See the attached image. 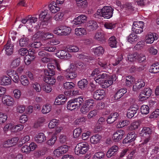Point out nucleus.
Returning a JSON list of instances; mask_svg holds the SVG:
<instances>
[{
  "mask_svg": "<svg viewBox=\"0 0 159 159\" xmlns=\"http://www.w3.org/2000/svg\"><path fill=\"white\" fill-rule=\"evenodd\" d=\"M116 75L113 74L109 75L106 73H103L97 76L94 78L96 83L101 85L103 88H106L113 84L117 79Z\"/></svg>",
  "mask_w": 159,
  "mask_h": 159,
  "instance_id": "f257e3e1",
  "label": "nucleus"
},
{
  "mask_svg": "<svg viewBox=\"0 0 159 159\" xmlns=\"http://www.w3.org/2000/svg\"><path fill=\"white\" fill-rule=\"evenodd\" d=\"M114 9L111 7L104 6L102 8L97 10L95 16L98 17H102L105 18L109 19L113 16Z\"/></svg>",
  "mask_w": 159,
  "mask_h": 159,
  "instance_id": "f03ea898",
  "label": "nucleus"
},
{
  "mask_svg": "<svg viewBox=\"0 0 159 159\" xmlns=\"http://www.w3.org/2000/svg\"><path fill=\"white\" fill-rule=\"evenodd\" d=\"M84 100L82 96L73 98L69 100L67 103V109L72 111L76 109L79 108L83 103Z\"/></svg>",
  "mask_w": 159,
  "mask_h": 159,
  "instance_id": "7ed1b4c3",
  "label": "nucleus"
},
{
  "mask_svg": "<svg viewBox=\"0 0 159 159\" xmlns=\"http://www.w3.org/2000/svg\"><path fill=\"white\" fill-rule=\"evenodd\" d=\"M90 149V146L88 143L83 142L78 143L76 146L74 152L75 154L80 155L86 154Z\"/></svg>",
  "mask_w": 159,
  "mask_h": 159,
  "instance_id": "20e7f679",
  "label": "nucleus"
},
{
  "mask_svg": "<svg viewBox=\"0 0 159 159\" xmlns=\"http://www.w3.org/2000/svg\"><path fill=\"white\" fill-rule=\"evenodd\" d=\"M37 18L35 16H29L21 20V22L25 24L29 30L31 29L33 27H34V24L37 21Z\"/></svg>",
  "mask_w": 159,
  "mask_h": 159,
  "instance_id": "39448f33",
  "label": "nucleus"
},
{
  "mask_svg": "<svg viewBox=\"0 0 159 159\" xmlns=\"http://www.w3.org/2000/svg\"><path fill=\"white\" fill-rule=\"evenodd\" d=\"M68 149V146L65 145L59 146L53 151V156L57 158L59 157L66 153Z\"/></svg>",
  "mask_w": 159,
  "mask_h": 159,
  "instance_id": "423d86ee",
  "label": "nucleus"
},
{
  "mask_svg": "<svg viewBox=\"0 0 159 159\" xmlns=\"http://www.w3.org/2000/svg\"><path fill=\"white\" fill-rule=\"evenodd\" d=\"M87 20V17L86 15L81 14L74 18L71 23L73 25H80L86 23Z\"/></svg>",
  "mask_w": 159,
  "mask_h": 159,
  "instance_id": "0eeeda50",
  "label": "nucleus"
},
{
  "mask_svg": "<svg viewBox=\"0 0 159 159\" xmlns=\"http://www.w3.org/2000/svg\"><path fill=\"white\" fill-rule=\"evenodd\" d=\"M143 22L139 21L134 22L133 24L132 30L136 34H140L143 32Z\"/></svg>",
  "mask_w": 159,
  "mask_h": 159,
  "instance_id": "6e6552de",
  "label": "nucleus"
},
{
  "mask_svg": "<svg viewBox=\"0 0 159 159\" xmlns=\"http://www.w3.org/2000/svg\"><path fill=\"white\" fill-rule=\"evenodd\" d=\"M158 39V35L154 33L149 32L145 35V41L147 44L152 43L154 41Z\"/></svg>",
  "mask_w": 159,
  "mask_h": 159,
  "instance_id": "1a4fd4ad",
  "label": "nucleus"
},
{
  "mask_svg": "<svg viewBox=\"0 0 159 159\" xmlns=\"http://www.w3.org/2000/svg\"><path fill=\"white\" fill-rule=\"evenodd\" d=\"M2 102L4 105L8 107H12L15 104L13 98L8 95H4L2 98Z\"/></svg>",
  "mask_w": 159,
  "mask_h": 159,
  "instance_id": "9d476101",
  "label": "nucleus"
},
{
  "mask_svg": "<svg viewBox=\"0 0 159 159\" xmlns=\"http://www.w3.org/2000/svg\"><path fill=\"white\" fill-rule=\"evenodd\" d=\"M125 134V132L123 130L119 129L114 133L112 139L115 142H118L122 139Z\"/></svg>",
  "mask_w": 159,
  "mask_h": 159,
  "instance_id": "9b49d317",
  "label": "nucleus"
},
{
  "mask_svg": "<svg viewBox=\"0 0 159 159\" xmlns=\"http://www.w3.org/2000/svg\"><path fill=\"white\" fill-rule=\"evenodd\" d=\"M58 58L65 60H67L71 57V55L67 51L64 50H59L55 53Z\"/></svg>",
  "mask_w": 159,
  "mask_h": 159,
  "instance_id": "f8f14e48",
  "label": "nucleus"
},
{
  "mask_svg": "<svg viewBox=\"0 0 159 159\" xmlns=\"http://www.w3.org/2000/svg\"><path fill=\"white\" fill-rule=\"evenodd\" d=\"M138 110V107L136 104L131 105L127 110V117L128 118H131L137 113Z\"/></svg>",
  "mask_w": 159,
  "mask_h": 159,
  "instance_id": "ddd939ff",
  "label": "nucleus"
},
{
  "mask_svg": "<svg viewBox=\"0 0 159 159\" xmlns=\"http://www.w3.org/2000/svg\"><path fill=\"white\" fill-rule=\"evenodd\" d=\"M48 9L51 13L56 14L60 10L61 8L54 1H53L48 4Z\"/></svg>",
  "mask_w": 159,
  "mask_h": 159,
  "instance_id": "4468645a",
  "label": "nucleus"
},
{
  "mask_svg": "<svg viewBox=\"0 0 159 159\" xmlns=\"http://www.w3.org/2000/svg\"><path fill=\"white\" fill-rule=\"evenodd\" d=\"M34 139L35 141L37 143L42 144L45 142L46 138L43 133L40 132L36 134L34 137Z\"/></svg>",
  "mask_w": 159,
  "mask_h": 159,
  "instance_id": "2eb2a0df",
  "label": "nucleus"
},
{
  "mask_svg": "<svg viewBox=\"0 0 159 159\" xmlns=\"http://www.w3.org/2000/svg\"><path fill=\"white\" fill-rule=\"evenodd\" d=\"M14 45L11 41L8 40L5 46L4 49L6 54L7 55H10L13 53Z\"/></svg>",
  "mask_w": 159,
  "mask_h": 159,
  "instance_id": "dca6fc26",
  "label": "nucleus"
},
{
  "mask_svg": "<svg viewBox=\"0 0 159 159\" xmlns=\"http://www.w3.org/2000/svg\"><path fill=\"white\" fill-rule=\"evenodd\" d=\"M145 85V83L143 80L141 79H139L136 81H135L133 85V90L135 91L142 89Z\"/></svg>",
  "mask_w": 159,
  "mask_h": 159,
  "instance_id": "f3484780",
  "label": "nucleus"
},
{
  "mask_svg": "<svg viewBox=\"0 0 159 159\" xmlns=\"http://www.w3.org/2000/svg\"><path fill=\"white\" fill-rule=\"evenodd\" d=\"M136 134L134 132L129 133L126 137L125 138L123 141L124 144H126L128 143H130L134 141L136 138Z\"/></svg>",
  "mask_w": 159,
  "mask_h": 159,
  "instance_id": "a211bd4d",
  "label": "nucleus"
},
{
  "mask_svg": "<svg viewBox=\"0 0 159 159\" xmlns=\"http://www.w3.org/2000/svg\"><path fill=\"white\" fill-rule=\"evenodd\" d=\"M48 134L49 136L51 137L47 141V144L49 146H52L55 143L57 139L56 134L53 133L52 131L48 132Z\"/></svg>",
  "mask_w": 159,
  "mask_h": 159,
  "instance_id": "6ab92c4d",
  "label": "nucleus"
},
{
  "mask_svg": "<svg viewBox=\"0 0 159 159\" xmlns=\"http://www.w3.org/2000/svg\"><path fill=\"white\" fill-rule=\"evenodd\" d=\"M67 98L63 95H60L56 97L54 104L55 105L64 104L66 102Z\"/></svg>",
  "mask_w": 159,
  "mask_h": 159,
  "instance_id": "aec40b11",
  "label": "nucleus"
},
{
  "mask_svg": "<svg viewBox=\"0 0 159 159\" xmlns=\"http://www.w3.org/2000/svg\"><path fill=\"white\" fill-rule=\"evenodd\" d=\"M51 18L47 10L42 11L39 15V19L42 21L48 20Z\"/></svg>",
  "mask_w": 159,
  "mask_h": 159,
  "instance_id": "412c9836",
  "label": "nucleus"
},
{
  "mask_svg": "<svg viewBox=\"0 0 159 159\" xmlns=\"http://www.w3.org/2000/svg\"><path fill=\"white\" fill-rule=\"evenodd\" d=\"M105 91L103 90H98L93 94L94 98L97 100H101L104 98L105 95Z\"/></svg>",
  "mask_w": 159,
  "mask_h": 159,
  "instance_id": "4be33fe9",
  "label": "nucleus"
},
{
  "mask_svg": "<svg viewBox=\"0 0 159 159\" xmlns=\"http://www.w3.org/2000/svg\"><path fill=\"white\" fill-rule=\"evenodd\" d=\"M18 141V138L17 137H14L11 139H9L4 142L3 146L4 147H8L10 146L15 145Z\"/></svg>",
  "mask_w": 159,
  "mask_h": 159,
  "instance_id": "5701e85b",
  "label": "nucleus"
},
{
  "mask_svg": "<svg viewBox=\"0 0 159 159\" xmlns=\"http://www.w3.org/2000/svg\"><path fill=\"white\" fill-rule=\"evenodd\" d=\"M11 80L8 76L3 75L0 77V84L2 85H8L11 84Z\"/></svg>",
  "mask_w": 159,
  "mask_h": 159,
  "instance_id": "b1692460",
  "label": "nucleus"
},
{
  "mask_svg": "<svg viewBox=\"0 0 159 159\" xmlns=\"http://www.w3.org/2000/svg\"><path fill=\"white\" fill-rule=\"evenodd\" d=\"M91 51L95 55L99 56L103 55L105 50L102 47L100 46L91 49Z\"/></svg>",
  "mask_w": 159,
  "mask_h": 159,
  "instance_id": "393cba45",
  "label": "nucleus"
},
{
  "mask_svg": "<svg viewBox=\"0 0 159 159\" xmlns=\"http://www.w3.org/2000/svg\"><path fill=\"white\" fill-rule=\"evenodd\" d=\"M98 25L97 22L93 20H89L88 23L87 30L88 31H93L96 30L98 28Z\"/></svg>",
  "mask_w": 159,
  "mask_h": 159,
  "instance_id": "a878e982",
  "label": "nucleus"
},
{
  "mask_svg": "<svg viewBox=\"0 0 159 159\" xmlns=\"http://www.w3.org/2000/svg\"><path fill=\"white\" fill-rule=\"evenodd\" d=\"M119 114L116 112L112 113L108 116L107 121L108 124H111L114 122L118 118Z\"/></svg>",
  "mask_w": 159,
  "mask_h": 159,
  "instance_id": "bb28decb",
  "label": "nucleus"
},
{
  "mask_svg": "<svg viewBox=\"0 0 159 159\" xmlns=\"http://www.w3.org/2000/svg\"><path fill=\"white\" fill-rule=\"evenodd\" d=\"M75 34L77 36L81 37L86 35L87 34V31L84 28H77L75 30Z\"/></svg>",
  "mask_w": 159,
  "mask_h": 159,
  "instance_id": "cd10ccee",
  "label": "nucleus"
},
{
  "mask_svg": "<svg viewBox=\"0 0 159 159\" xmlns=\"http://www.w3.org/2000/svg\"><path fill=\"white\" fill-rule=\"evenodd\" d=\"M102 139L101 136L98 134L92 136L90 138V142L92 144H97L100 143Z\"/></svg>",
  "mask_w": 159,
  "mask_h": 159,
  "instance_id": "c85d7f7f",
  "label": "nucleus"
},
{
  "mask_svg": "<svg viewBox=\"0 0 159 159\" xmlns=\"http://www.w3.org/2000/svg\"><path fill=\"white\" fill-rule=\"evenodd\" d=\"M127 92V89L125 88L122 89H119L114 96V99L118 100L121 98L123 95Z\"/></svg>",
  "mask_w": 159,
  "mask_h": 159,
  "instance_id": "c756f323",
  "label": "nucleus"
},
{
  "mask_svg": "<svg viewBox=\"0 0 159 159\" xmlns=\"http://www.w3.org/2000/svg\"><path fill=\"white\" fill-rule=\"evenodd\" d=\"M118 148L117 146L114 145L111 147L108 150L106 153V156L108 158H110L113 156L115 153L118 150Z\"/></svg>",
  "mask_w": 159,
  "mask_h": 159,
  "instance_id": "7c9ffc66",
  "label": "nucleus"
},
{
  "mask_svg": "<svg viewBox=\"0 0 159 159\" xmlns=\"http://www.w3.org/2000/svg\"><path fill=\"white\" fill-rule=\"evenodd\" d=\"M20 59L16 58L13 59L10 64V66L12 69H15L18 67L20 64Z\"/></svg>",
  "mask_w": 159,
  "mask_h": 159,
  "instance_id": "2f4dec72",
  "label": "nucleus"
},
{
  "mask_svg": "<svg viewBox=\"0 0 159 159\" xmlns=\"http://www.w3.org/2000/svg\"><path fill=\"white\" fill-rule=\"evenodd\" d=\"M127 39L128 42L133 44L138 40L139 37L134 33H132L128 36Z\"/></svg>",
  "mask_w": 159,
  "mask_h": 159,
  "instance_id": "473e14b6",
  "label": "nucleus"
},
{
  "mask_svg": "<svg viewBox=\"0 0 159 159\" xmlns=\"http://www.w3.org/2000/svg\"><path fill=\"white\" fill-rule=\"evenodd\" d=\"M151 129L148 127H143L140 132V135L141 137L150 136L151 134Z\"/></svg>",
  "mask_w": 159,
  "mask_h": 159,
  "instance_id": "72a5a7b5",
  "label": "nucleus"
},
{
  "mask_svg": "<svg viewBox=\"0 0 159 159\" xmlns=\"http://www.w3.org/2000/svg\"><path fill=\"white\" fill-rule=\"evenodd\" d=\"M65 12L63 11L59 12L53 16V19L57 22L61 21L64 19Z\"/></svg>",
  "mask_w": 159,
  "mask_h": 159,
  "instance_id": "f704fd0d",
  "label": "nucleus"
},
{
  "mask_svg": "<svg viewBox=\"0 0 159 159\" xmlns=\"http://www.w3.org/2000/svg\"><path fill=\"white\" fill-rule=\"evenodd\" d=\"M90 109H93L96 105L95 101L92 98H90L86 100L84 103Z\"/></svg>",
  "mask_w": 159,
  "mask_h": 159,
  "instance_id": "c9c22d12",
  "label": "nucleus"
},
{
  "mask_svg": "<svg viewBox=\"0 0 159 159\" xmlns=\"http://www.w3.org/2000/svg\"><path fill=\"white\" fill-rule=\"evenodd\" d=\"M20 80L21 84L25 87L28 86L30 83L26 76L25 75H22L20 76Z\"/></svg>",
  "mask_w": 159,
  "mask_h": 159,
  "instance_id": "e433bc0d",
  "label": "nucleus"
},
{
  "mask_svg": "<svg viewBox=\"0 0 159 159\" xmlns=\"http://www.w3.org/2000/svg\"><path fill=\"white\" fill-rule=\"evenodd\" d=\"M54 37L53 34L50 32H48L46 33H44L43 32V40L44 41H43L45 43H46L45 42L47 43L48 42L47 40L49 39H51L53 38Z\"/></svg>",
  "mask_w": 159,
  "mask_h": 159,
  "instance_id": "4c0bfd02",
  "label": "nucleus"
},
{
  "mask_svg": "<svg viewBox=\"0 0 159 159\" xmlns=\"http://www.w3.org/2000/svg\"><path fill=\"white\" fill-rule=\"evenodd\" d=\"M88 82L86 79H83L78 81V87L81 89H84L87 86Z\"/></svg>",
  "mask_w": 159,
  "mask_h": 159,
  "instance_id": "58836bf2",
  "label": "nucleus"
},
{
  "mask_svg": "<svg viewBox=\"0 0 159 159\" xmlns=\"http://www.w3.org/2000/svg\"><path fill=\"white\" fill-rule=\"evenodd\" d=\"M14 123L11 122L6 124L3 129V130L5 133H7L10 131L13 133Z\"/></svg>",
  "mask_w": 159,
  "mask_h": 159,
  "instance_id": "ea45409f",
  "label": "nucleus"
},
{
  "mask_svg": "<svg viewBox=\"0 0 159 159\" xmlns=\"http://www.w3.org/2000/svg\"><path fill=\"white\" fill-rule=\"evenodd\" d=\"M149 71L153 73H156L159 72V64L157 63L153 64L150 67Z\"/></svg>",
  "mask_w": 159,
  "mask_h": 159,
  "instance_id": "a19ab883",
  "label": "nucleus"
},
{
  "mask_svg": "<svg viewBox=\"0 0 159 159\" xmlns=\"http://www.w3.org/2000/svg\"><path fill=\"white\" fill-rule=\"evenodd\" d=\"M29 43V39L28 38L23 37L20 39L19 41V43L20 46H28Z\"/></svg>",
  "mask_w": 159,
  "mask_h": 159,
  "instance_id": "79ce46f5",
  "label": "nucleus"
},
{
  "mask_svg": "<svg viewBox=\"0 0 159 159\" xmlns=\"http://www.w3.org/2000/svg\"><path fill=\"white\" fill-rule=\"evenodd\" d=\"M59 123V121L56 119L51 120L48 125V127L50 129H53L57 126Z\"/></svg>",
  "mask_w": 159,
  "mask_h": 159,
  "instance_id": "37998d69",
  "label": "nucleus"
},
{
  "mask_svg": "<svg viewBox=\"0 0 159 159\" xmlns=\"http://www.w3.org/2000/svg\"><path fill=\"white\" fill-rule=\"evenodd\" d=\"M130 121L128 120H125L120 121L117 124L116 127L120 128L124 127L129 125Z\"/></svg>",
  "mask_w": 159,
  "mask_h": 159,
  "instance_id": "c03bdc74",
  "label": "nucleus"
},
{
  "mask_svg": "<svg viewBox=\"0 0 159 159\" xmlns=\"http://www.w3.org/2000/svg\"><path fill=\"white\" fill-rule=\"evenodd\" d=\"M76 4L78 7L83 9H85L88 6V2L87 0H82Z\"/></svg>",
  "mask_w": 159,
  "mask_h": 159,
  "instance_id": "a18cd8bd",
  "label": "nucleus"
},
{
  "mask_svg": "<svg viewBox=\"0 0 159 159\" xmlns=\"http://www.w3.org/2000/svg\"><path fill=\"white\" fill-rule=\"evenodd\" d=\"M44 81L49 84L50 85H53L56 83V79L53 77L52 76H46L44 79Z\"/></svg>",
  "mask_w": 159,
  "mask_h": 159,
  "instance_id": "49530a36",
  "label": "nucleus"
},
{
  "mask_svg": "<svg viewBox=\"0 0 159 159\" xmlns=\"http://www.w3.org/2000/svg\"><path fill=\"white\" fill-rule=\"evenodd\" d=\"M94 38L98 41L102 42L105 40L104 34L102 32H99L95 34Z\"/></svg>",
  "mask_w": 159,
  "mask_h": 159,
  "instance_id": "de8ad7c7",
  "label": "nucleus"
},
{
  "mask_svg": "<svg viewBox=\"0 0 159 159\" xmlns=\"http://www.w3.org/2000/svg\"><path fill=\"white\" fill-rule=\"evenodd\" d=\"M23 128V125L20 124H15L14 123L13 133H15L21 131Z\"/></svg>",
  "mask_w": 159,
  "mask_h": 159,
  "instance_id": "09e8293b",
  "label": "nucleus"
},
{
  "mask_svg": "<svg viewBox=\"0 0 159 159\" xmlns=\"http://www.w3.org/2000/svg\"><path fill=\"white\" fill-rule=\"evenodd\" d=\"M30 139V137L29 135H26L21 137L18 143V145L20 147L23 144L28 141Z\"/></svg>",
  "mask_w": 159,
  "mask_h": 159,
  "instance_id": "8fccbe9b",
  "label": "nucleus"
},
{
  "mask_svg": "<svg viewBox=\"0 0 159 159\" xmlns=\"http://www.w3.org/2000/svg\"><path fill=\"white\" fill-rule=\"evenodd\" d=\"M135 82L134 78L132 76L129 75L126 77L125 83L127 86H130Z\"/></svg>",
  "mask_w": 159,
  "mask_h": 159,
  "instance_id": "3c124183",
  "label": "nucleus"
},
{
  "mask_svg": "<svg viewBox=\"0 0 159 159\" xmlns=\"http://www.w3.org/2000/svg\"><path fill=\"white\" fill-rule=\"evenodd\" d=\"M67 51L70 52H78L79 49L78 47L76 45H70L66 48Z\"/></svg>",
  "mask_w": 159,
  "mask_h": 159,
  "instance_id": "603ef678",
  "label": "nucleus"
},
{
  "mask_svg": "<svg viewBox=\"0 0 159 159\" xmlns=\"http://www.w3.org/2000/svg\"><path fill=\"white\" fill-rule=\"evenodd\" d=\"M149 107L147 105H143L140 108L141 112L143 115H146L149 113Z\"/></svg>",
  "mask_w": 159,
  "mask_h": 159,
  "instance_id": "864d4df0",
  "label": "nucleus"
},
{
  "mask_svg": "<svg viewBox=\"0 0 159 159\" xmlns=\"http://www.w3.org/2000/svg\"><path fill=\"white\" fill-rule=\"evenodd\" d=\"M117 41L115 36H112L109 39V44L112 48L116 47Z\"/></svg>",
  "mask_w": 159,
  "mask_h": 159,
  "instance_id": "5fc2aeb1",
  "label": "nucleus"
},
{
  "mask_svg": "<svg viewBox=\"0 0 159 159\" xmlns=\"http://www.w3.org/2000/svg\"><path fill=\"white\" fill-rule=\"evenodd\" d=\"M137 52L129 53L127 57V60L129 61L134 62L136 60Z\"/></svg>",
  "mask_w": 159,
  "mask_h": 159,
  "instance_id": "6e6d98bb",
  "label": "nucleus"
},
{
  "mask_svg": "<svg viewBox=\"0 0 159 159\" xmlns=\"http://www.w3.org/2000/svg\"><path fill=\"white\" fill-rule=\"evenodd\" d=\"M51 107L49 104H46L44 105L42 107V112L43 114H47L51 111Z\"/></svg>",
  "mask_w": 159,
  "mask_h": 159,
  "instance_id": "4d7b16f0",
  "label": "nucleus"
},
{
  "mask_svg": "<svg viewBox=\"0 0 159 159\" xmlns=\"http://www.w3.org/2000/svg\"><path fill=\"white\" fill-rule=\"evenodd\" d=\"M13 94L14 98L16 99H19L21 95V91L18 89H15L13 91Z\"/></svg>",
  "mask_w": 159,
  "mask_h": 159,
  "instance_id": "13d9d810",
  "label": "nucleus"
},
{
  "mask_svg": "<svg viewBox=\"0 0 159 159\" xmlns=\"http://www.w3.org/2000/svg\"><path fill=\"white\" fill-rule=\"evenodd\" d=\"M61 27L62 28V31L64 35H68L70 33L71 29L70 27L65 25H61Z\"/></svg>",
  "mask_w": 159,
  "mask_h": 159,
  "instance_id": "bf43d9fd",
  "label": "nucleus"
},
{
  "mask_svg": "<svg viewBox=\"0 0 159 159\" xmlns=\"http://www.w3.org/2000/svg\"><path fill=\"white\" fill-rule=\"evenodd\" d=\"M46 122V119L43 117L39 118L37 121L35 122L34 126L35 128H38L41 126L42 124Z\"/></svg>",
  "mask_w": 159,
  "mask_h": 159,
  "instance_id": "052dcab7",
  "label": "nucleus"
},
{
  "mask_svg": "<svg viewBox=\"0 0 159 159\" xmlns=\"http://www.w3.org/2000/svg\"><path fill=\"white\" fill-rule=\"evenodd\" d=\"M146 60V57L143 53L137 52L136 60L140 62H143L145 61Z\"/></svg>",
  "mask_w": 159,
  "mask_h": 159,
  "instance_id": "680f3d73",
  "label": "nucleus"
},
{
  "mask_svg": "<svg viewBox=\"0 0 159 159\" xmlns=\"http://www.w3.org/2000/svg\"><path fill=\"white\" fill-rule=\"evenodd\" d=\"M98 63L103 69L107 70L110 69L111 68V64L109 63H103L102 61H100L98 62Z\"/></svg>",
  "mask_w": 159,
  "mask_h": 159,
  "instance_id": "e2e57ef3",
  "label": "nucleus"
},
{
  "mask_svg": "<svg viewBox=\"0 0 159 159\" xmlns=\"http://www.w3.org/2000/svg\"><path fill=\"white\" fill-rule=\"evenodd\" d=\"M63 86L66 89H70L75 87V84L72 82H66L64 84Z\"/></svg>",
  "mask_w": 159,
  "mask_h": 159,
  "instance_id": "0e129e2a",
  "label": "nucleus"
},
{
  "mask_svg": "<svg viewBox=\"0 0 159 159\" xmlns=\"http://www.w3.org/2000/svg\"><path fill=\"white\" fill-rule=\"evenodd\" d=\"M159 116V109H157L151 113L149 116V118L154 119L157 118Z\"/></svg>",
  "mask_w": 159,
  "mask_h": 159,
  "instance_id": "69168bd1",
  "label": "nucleus"
},
{
  "mask_svg": "<svg viewBox=\"0 0 159 159\" xmlns=\"http://www.w3.org/2000/svg\"><path fill=\"white\" fill-rule=\"evenodd\" d=\"M139 126V123L138 122L134 121L131 124L129 128L130 130H134L138 129Z\"/></svg>",
  "mask_w": 159,
  "mask_h": 159,
  "instance_id": "338daca9",
  "label": "nucleus"
},
{
  "mask_svg": "<svg viewBox=\"0 0 159 159\" xmlns=\"http://www.w3.org/2000/svg\"><path fill=\"white\" fill-rule=\"evenodd\" d=\"M142 92L144 94L145 96L149 98L151 95L152 91L151 89L149 88L144 89Z\"/></svg>",
  "mask_w": 159,
  "mask_h": 159,
  "instance_id": "774afa93",
  "label": "nucleus"
}]
</instances>
